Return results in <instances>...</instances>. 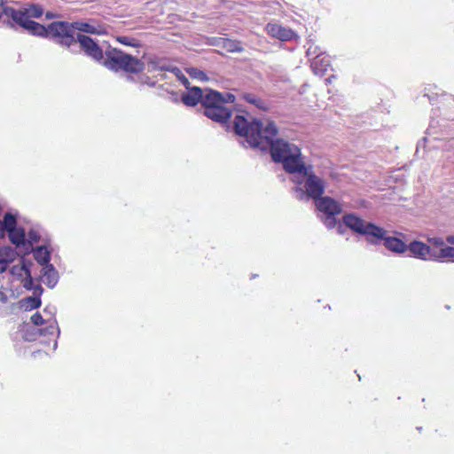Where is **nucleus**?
Here are the masks:
<instances>
[{"mask_svg":"<svg viewBox=\"0 0 454 454\" xmlns=\"http://www.w3.org/2000/svg\"><path fill=\"white\" fill-rule=\"evenodd\" d=\"M233 129L237 135L244 137L251 147L262 151L270 148L272 160L275 162H281L287 173L295 174L304 168L298 146L283 139H274L278 132L274 121L255 119L249 121L243 115H236Z\"/></svg>","mask_w":454,"mask_h":454,"instance_id":"1","label":"nucleus"},{"mask_svg":"<svg viewBox=\"0 0 454 454\" xmlns=\"http://www.w3.org/2000/svg\"><path fill=\"white\" fill-rule=\"evenodd\" d=\"M52 39L59 44L70 48L75 44L77 33L102 35L106 33L105 25L96 20H80L73 22H51Z\"/></svg>","mask_w":454,"mask_h":454,"instance_id":"2","label":"nucleus"},{"mask_svg":"<svg viewBox=\"0 0 454 454\" xmlns=\"http://www.w3.org/2000/svg\"><path fill=\"white\" fill-rule=\"evenodd\" d=\"M42 5L34 3H27L20 9L11 11L12 20L4 21L7 26L15 27L19 26L33 35L50 37L52 39V32L51 31V23L47 27L31 20L32 18L38 19L43 14Z\"/></svg>","mask_w":454,"mask_h":454,"instance_id":"3","label":"nucleus"},{"mask_svg":"<svg viewBox=\"0 0 454 454\" xmlns=\"http://www.w3.org/2000/svg\"><path fill=\"white\" fill-rule=\"evenodd\" d=\"M235 96L231 93L223 95L215 90L200 88V105L204 107V114L217 122L227 121L231 115V109L226 106L234 103Z\"/></svg>","mask_w":454,"mask_h":454,"instance_id":"4","label":"nucleus"},{"mask_svg":"<svg viewBox=\"0 0 454 454\" xmlns=\"http://www.w3.org/2000/svg\"><path fill=\"white\" fill-rule=\"evenodd\" d=\"M105 56L103 65L111 70H123L130 74H138L145 69L143 61L116 48L106 51Z\"/></svg>","mask_w":454,"mask_h":454,"instance_id":"5","label":"nucleus"},{"mask_svg":"<svg viewBox=\"0 0 454 454\" xmlns=\"http://www.w3.org/2000/svg\"><path fill=\"white\" fill-rule=\"evenodd\" d=\"M295 174H297L298 176L294 181L297 184L304 183L305 188V191L301 188H295L296 198L299 200L312 198L316 201L323 197L322 195L325 189V181L312 172L311 167H306L304 165V168L297 171Z\"/></svg>","mask_w":454,"mask_h":454,"instance_id":"6","label":"nucleus"},{"mask_svg":"<svg viewBox=\"0 0 454 454\" xmlns=\"http://www.w3.org/2000/svg\"><path fill=\"white\" fill-rule=\"evenodd\" d=\"M343 223L346 227L352 231L366 235V239L372 244H376L373 238H384L387 231L372 223H367L355 214H347L343 216Z\"/></svg>","mask_w":454,"mask_h":454,"instance_id":"7","label":"nucleus"},{"mask_svg":"<svg viewBox=\"0 0 454 454\" xmlns=\"http://www.w3.org/2000/svg\"><path fill=\"white\" fill-rule=\"evenodd\" d=\"M316 207L322 214L321 219L328 229L337 226L336 215L342 212L340 204L331 197L325 196L317 200Z\"/></svg>","mask_w":454,"mask_h":454,"instance_id":"8","label":"nucleus"},{"mask_svg":"<svg viewBox=\"0 0 454 454\" xmlns=\"http://www.w3.org/2000/svg\"><path fill=\"white\" fill-rule=\"evenodd\" d=\"M407 251L410 253V256L422 260V261H433L438 262H443L444 257L441 254V249H434L429 245L419 241L413 240L407 245Z\"/></svg>","mask_w":454,"mask_h":454,"instance_id":"9","label":"nucleus"},{"mask_svg":"<svg viewBox=\"0 0 454 454\" xmlns=\"http://www.w3.org/2000/svg\"><path fill=\"white\" fill-rule=\"evenodd\" d=\"M76 43H79L80 50L86 56L98 62L104 61L106 56L103 50L91 37L77 33L75 38V44Z\"/></svg>","mask_w":454,"mask_h":454,"instance_id":"10","label":"nucleus"},{"mask_svg":"<svg viewBox=\"0 0 454 454\" xmlns=\"http://www.w3.org/2000/svg\"><path fill=\"white\" fill-rule=\"evenodd\" d=\"M266 31L271 37L283 42L290 41L296 35L292 29L278 23H269L266 26Z\"/></svg>","mask_w":454,"mask_h":454,"instance_id":"11","label":"nucleus"},{"mask_svg":"<svg viewBox=\"0 0 454 454\" xmlns=\"http://www.w3.org/2000/svg\"><path fill=\"white\" fill-rule=\"evenodd\" d=\"M373 239L378 242V240H384V246L390 250L391 252L396 254H403L407 251V245L398 238L395 237H386L384 234V238H373Z\"/></svg>","mask_w":454,"mask_h":454,"instance_id":"12","label":"nucleus"},{"mask_svg":"<svg viewBox=\"0 0 454 454\" xmlns=\"http://www.w3.org/2000/svg\"><path fill=\"white\" fill-rule=\"evenodd\" d=\"M207 43L209 45H221L223 44V48L230 52H241L243 51V47L241 46L239 42H235L223 38H206Z\"/></svg>","mask_w":454,"mask_h":454,"instance_id":"13","label":"nucleus"},{"mask_svg":"<svg viewBox=\"0 0 454 454\" xmlns=\"http://www.w3.org/2000/svg\"><path fill=\"white\" fill-rule=\"evenodd\" d=\"M43 275L42 279L43 282L47 285L50 288H53L59 280V273L52 264L49 263L44 265L42 269Z\"/></svg>","mask_w":454,"mask_h":454,"instance_id":"14","label":"nucleus"},{"mask_svg":"<svg viewBox=\"0 0 454 454\" xmlns=\"http://www.w3.org/2000/svg\"><path fill=\"white\" fill-rule=\"evenodd\" d=\"M242 98L249 104L254 106L260 110L267 111L270 108V104L253 93H244Z\"/></svg>","mask_w":454,"mask_h":454,"instance_id":"15","label":"nucleus"},{"mask_svg":"<svg viewBox=\"0 0 454 454\" xmlns=\"http://www.w3.org/2000/svg\"><path fill=\"white\" fill-rule=\"evenodd\" d=\"M34 257L40 265H47L50 263L51 254L44 246L38 247L34 251Z\"/></svg>","mask_w":454,"mask_h":454,"instance_id":"16","label":"nucleus"},{"mask_svg":"<svg viewBox=\"0 0 454 454\" xmlns=\"http://www.w3.org/2000/svg\"><path fill=\"white\" fill-rule=\"evenodd\" d=\"M10 241L17 247L25 243L26 232L23 228H15L8 231Z\"/></svg>","mask_w":454,"mask_h":454,"instance_id":"17","label":"nucleus"},{"mask_svg":"<svg viewBox=\"0 0 454 454\" xmlns=\"http://www.w3.org/2000/svg\"><path fill=\"white\" fill-rule=\"evenodd\" d=\"M330 66L329 59L317 55L314 58L311 67L313 68L316 74H322L326 71L327 67Z\"/></svg>","mask_w":454,"mask_h":454,"instance_id":"18","label":"nucleus"},{"mask_svg":"<svg viewBox=\"0 0 454 454\" xmlns=\"http://www.w3.org/2000/svg\"><path fill=\"white\" fill-rule=\"evenodd\" d=\"M191 90L192 94H184L182 96V101L188 106H195L199 103V87H192Z\"/></svg>","mask_w":454,"mask_h":454,"instance_id":"19","label":"nucleus"},{"mask_svg":"<svg viewBox=\"0 0 454 454\" xmlns=\"http://www.w3.org/2000/svg\"><path fill=\"white\" fill-rule=\"evenodd\" d=\"M1 225L4 227V229H5L7 232L12 231L13 229L17 228L16 216L11 212L5 213L4 220L1 222Z\"/></svg>","mask_w":454,"mask_h":454,"instance_id":"20","label":"nucleus"},{"mask_svg":"<svg viewBox=\"0 0 454 454\" xmlns=\"http://www.w3.org/2000/svg\"><path fill=\"white\" fill-rule=\"evenodd\" d=\"M21 307L27 309H35L41 306V299L38 296H28L20 301Z\"/></svg>","mask_w":454,"mask_h":454,"instance_id":"21","label":"nucleus"},{"mask_svg":"<svg viewBox=\"0 0 454 454\" xmlns=\"http://www.w3.org/2000/svg\"><path fill=\"white\" fill-rule=\"evenodd\" d=\"M15 259V251L11 247H0V260L10 264Z\"/></svg>","mask_w":454,"mask_h":454,"instance_id":"22","label":"nucleus"},{"mask_svg":"<svg viewBox=\"0 0 454 454\" xmlns=\"http://www.w3.org/2000/svg\"><path fill=\"white\" fill-rule=\"evenodd\" d=\"M21 269L22 270H24L26 274V278L24 280V287L27 290H32L34 287V280L31 276V271L28 266H27L25 263L22 265Z\"/></svg>","mask_w":454,"mask_h":454,"instance_id":"23","label":"nucleus"},{"mask_svg":"<svg viewBox=\"0 0 454 454\" xmlns=\"http://www.w3.org/2000/svg\"><path fill=\"white\" fill-rule=\"evenodd\" d=\"M427 240L431 245L430 247L434 249L437 247L441 249L442 247H446L444 239L441 237H428Z\"/></svg>","mask_w":454,"mask_h":454,"instance_id":"24","label":"nucleus"},{"mask_svg":"<svg viewBox=\"0 0 454 454\" xmlns=\"http://www.w3.org/2000/svg\"><path fill=\"white\" fill-rule=\"evenodd\" d=\"M441 254L444 257V262H454V247H442Z\"/></svg>","mask_w":454,"mask_h":454,"instance_id":"25","label":"nucleus"},{"mask_svg":"<svg viewBox=\"0 0 454 454\" xmlns=\"http://www.w3.org/2000/svg\"><path fill=\"white\" fill-rule=\"evenodd\" d=\"M117 41L121 44L128 46L137 47L139 45L137 39L129 36H118Z\"/></svg>","mask_w":454,"mask_h":454,"instance_id":"26","label":"nucleus"},{"mask_svg":"<svg viewBox=\"0 0 454 454\" xmlns=\"http://www.w3.org/2000/svg\"><path fill=\"white\" fill-rule=\"evenodd\" d=\"M31 322L35 325L39 326L43 325L45 323V320L43 318L42 315L39 312H36L31 317Z\"/></svg>","mask_w":454,"mask_h":454,"instance_id":"27","label":"nucleus"},{"mask_svg":"<svg viewBox=\"0 0 454 454\" xmlns=\"http://www.w3.org/2000/svg\"><path fill=\"white\" fill-rule=\"evenodd\" d=\"M28 239L30 242L36 243L40 240V235L34 230L29 231Z\"/></svg>","mask_w":454,"mask_h":454,"instance_id":"28","label":"nucleus"},{"mask_svg":"<svg viewBox=\"0 0 454 454\" xmlns=\"http://www.w3.org/2000/svg\"><path fill=\"white\" fill-rule=\"evenodd\" d=\"M32 290H33V296H38L39 298L43 292V289L40 285L34 286Z\"/></svg>","mask_w":454,"mask_h":454,"instance_id":"29","label":"nucleus"},{"mask_svg":"<svg viewBox=\"0 0 454 454\" xmlns=\"http://www.w3.org/2000/svg\"><path fill=\"white\" fill-rule=\"evenodd\" d=\"M444 149L447 151H454V138H451L446 142Z\"/></svg>","mask_w":454,"mask_h":454,"instance_id":"30","label":"nucleus"},{"mask_svg":"<svg viewBox=\"0 0 454 454\" xmlns=\"http://www.w3.org/2000/svg\"><path fill=\"white\" fill-rule=\"evenodd\" d=\"M191 77L197 78L199 76V69L195 67L186 69Z\"/></svg>","mask_w":454,"mask_h":454,"instance_id":"31","label":"nucleus"},{"mask_svg":"<svg viewBox=\"0 0 454 454\" xmlns=\"http://www.w3.org/2000/svg\"><path fill=\"white\" fill-rule=\"evenodd\" d=\"M179 81L185 86V88L187 90H191L192 88L190 87V82H189V80L185 77L184 74H183L180 78H179Z\"/></svg>","mask_w":454,"mask_h":454,"instance_id":"32","label":"nucleus"},{"mask_svg":"<svg viewBox=\"0 0 454 454\" xmlns=\"http://www.w3.org/2000/svg\"><path fill=\"white\" fill-rule=\"evenodd\" d=\"M171 72L177 77L178 80L184 74L178 67H173Z\"/></svg>","mask_w":454,"mask_h":454,"instance_id":"33","label":"nucleus"},{"mask_svg":"<svg viewBox=\"0 0 454 454\" xmlns=\"http://www.w3.org/2000/svg\"><path fill=\"white\" fill-rule=\"evenodd\" d=\"M8 266V263L0 260V273L4 272L7 270Z\"/></svg>","mask_w":454,"mask_h":454,"instance_id":"34","label":"nucleus"},{"mask_svg":"<svg viewBox=\"0 0 454 454\" xmlns=\"http://www.w3.org/2000/svg\"><path fill=\"white\" fill-rule=\"evenodd\" d=\"M56 17H59V14L51 12H47L45 13V18L47 20H51V19L56 18Z\"/></svg>","mask_w":454,"mask_h":454,"instance_id":"35","label":"nucleus"},{"mask_svg":"<svg viewBox=\"0 0 454 454\" xmlns=\"http://www.w3.org/2000/svg\"><path fill=\"white\" fill-rule=\"evenodd\" d=\"M446 242L454 246V234L446 237Z\"/></svg>","mask_w":454,"mask_h":454,"instance_id":"36","label":"nucleus"},{"mask_svg":"<svg viewBox=\"0 0 454 454\" xmlns=\"http://www.w3.org/2000/svg\"><path fill=\"white\" fill-rule=\"evenodd\" d=\"M200 82H207V81H208V77H207V74H206L205 73H203L202 71H200Z\"/></svg>","mask_w":454,"mask_h":454,"instance_id":"37","label":"nucleus"},{"mask_svg":"<svg viewBox=\"0 0 454 454\" xmlns=\"http://www.w3.org/2000/svg\"><path fill=\"white\" fill-rule=\"evenodd\" d=\"M0 301L2 302H5L7 301V296L3 293H0Z\"/></svg>","mask_w":454,"mask_h":454,"instance_id":"38","label":"nucleus"},{"mask_svg":"<svg viewBox=\"0 0 454 454\" xmlns=\"http://www.w3.org/2000/svg\"><path fill=\"white\" fill-rule=\"evenodd\" d=\"M342 229H343L342 225H341L340 223H339V224H338V232H339L340 234H342V233H343V230H342Z\"/></svg>","mask_w":454,"mask_h":454,"instance_id":"39","label":"nucleus"},{"mask_svg":"<svg viewBox=\"0 0 454 454\" xmlns=\"http://www.w3.org/2000/svg\"><path fill=\"white\" fill-rule=\"evenodd\" d=\"M47 330L40 329L41 334H43V332H46Z\"/></svg>","mask_w":454,"mask_h":454,"instance_id":"40","label":"nucleus"},{"mask_svg":"<svg viewBox=\"0 0 454 454\" xmlns=\"http://www.w3.org/2000/svg\"><path fill=\"white\" fill-rule=\"evenodd\" d=\"M127 77H128L129 80H132L133 79L132 76H130V75H128Z\"/></svg>","mask_w":454,"mask_h":454,"instance_id":"41","label":"nucleus"}]
</instances>
